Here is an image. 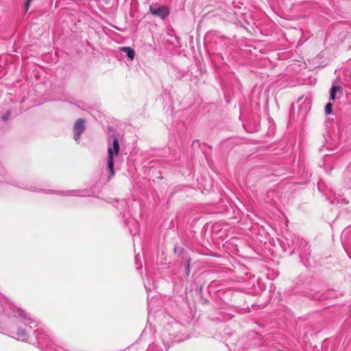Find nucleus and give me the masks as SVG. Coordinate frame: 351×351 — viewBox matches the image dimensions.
Listing matches in <instances>:
<instances>
[{"label": "nucleus", "mask_w": 351, "mask_h": 351, "mask_svg": "<svg viewBox=\"0 0 351 351\" xmlns=\"http://www.w3.org/2000/svg\"><path fill=\"white\" fill-rule=\"evenodd\" d=\"M18 312L19 313V316L23 319V324L24 325L29 326V328H33L38 326V322L32 319L24 311L19 309Z\"/></svg>", "instance_id": "nucleus-6"}, {"label": "nucleus", "mask_w": 351, "mask_h": 351, "mask_svg": "<svg viewBox=\"0 0 351 351\" xmlns=\"http://www.w3.org/2000/svg\"><path fill=\"white\" fill-rule=\"evenodd\" d=\"M38 344L42 348L46 349V351H63L60 347H57L53 350V343L51 342L49 335L46 333H39L36 335Z\"/></svg>", "instance_id": "nucleus-2"}, {"label": "nucleus", "mask_w": 351, "mask_h": 351, "mask_svg": "<svg viewBox=\"0 0 351 351\" xmlns=\"http://www.w3.org/2000/svg\"><path fill=\"white\" fill-rule=\"evenodd\" d=\"M287 245H288L289 250H291V254L293 253V252L297 248L298 245H299V250L302 251V246L306 247L307 245L306 241L303 239H300L298 237L295 235L290 236V238H286Z\"/></svg>", "instance_id": "nucleus-3"}, {"label": "nucleus", "mask_w": 351, "mask_h": 351, "mask_svg": "<svg viewBox=\"0 0 351 351\" xmlns=\"http://www.w3.org/2000/svg\"><path fill=\"white\" fill-rule=\"evenodd\" d=\"M340 89L339 86H332L330 92V100H335L336 92Z\"/></svg>", "instance_id": "nucleus-10"}, {"label": "nucleus", "mask_w": 351, "mask_h": 351, "mask_svg": "<svg viewBox=\"0 0 351 351\" xmlns=\"http://www.w3.org/2000/svg\"><path fill=\"white\" fill-rule=\"evenodd\" d=\"M16 335L18 337V339L21 341H27V333L21 328H19L16 332Z\"/></svg>", "instance_id": "nucleus-8"}, {"label": "nucleus", "mask_w": 351, "mask_h": 351, "mask_svg": "<svg viewBox=\"0 0 351 351\" xmlns=\"http://www.w3.org/2000/svg\"><path fill=\"white\" fill-rule=\"evenodd\" d=\"M121 51L124 53H126L128 58L130 60H132L134 59V56H135V52H134V49H132L131 47H123L121 48Z\"/></svg>", "instance_id": "nucleus-7"}, {"label": "nucleus", "mask_w": 351, "mask_h": 351, "mask_svg": "<svg viewBox=\"0 0 351 351\" xmlns=\"http://www.w3.org/2000/svg\"><path fill=\"white\" fill-rule=\"evenodd\" d=\"M149 11L152 15L158 16L162 19H165L169 14V10L168 8L165 6H157L152 5L149 7Z\"/></svg>", "instance_id": "nucleus-4"}, {"label": "nucleus", "mask_w": 351, "mask_h": 351, "mask_svg": "<svg viewBox=\"0 0 351 351\" xmlns=\"http://www.w3.org/2000/svg\"><path fill=\"white\" fill-rule=\"evenodd\" d=\"M85 130V121L83 119H77L73 127V131H74V140L76 142H79L80 139L81 134L84 132Z\"/></svg>", "instance_id": "nucleus-5"}, {"label": "nucleus", "mask_w": 351, "mask_h": 351, "mask_svg": "<svg viewBox=\"0 0 351 351\" xmlns=\"http://www.w3.org/2000/svg\"><path fill=\"white\" fill-rule=\"evenodd\" d=\"M120 147L118 139L114 138L112 145H109L108 148L107 166L110 170L109 178L114 176V156H117L119 153Z\"/></svg>", "instance_id": "nucleus-1"}, {"label": "nucleus", "mask_w": 351, "mask_h": 351, "mask_svg": "<svg viewBox=\"0 0 351 351\" xmlns=\"http://www.w3.org/2000/svg\"><path fill=\"white\" fill-rule=\"evenodd\" d=\"M185 271H186V275H189L190 273V259L189 258L187 259L186 265L185 267Z\"/></svg>", "instance_id": "nucleus-12"}, {"label": "nucleus", "mask_w": 351, "mask_h": 351, "mask_svg": "<svg viewBox=\"0 0 351 351\" xmlns=\"http://www.w3.org/2000/svg\"><path fill=\"white\" fill-rule=\"evenodd\" d=\"M332 105L331 103H328L326 104V107H325V113L326 114H330L332 113Z\"/></svg>", "instance_id": "nucleus-11"}, {"label": "nucleus", "mask_w": 351, "mask_h": 351, "mask_svg": "<svg viewBox=\"0 0 351 351\" xmlns=\"http://www.w3.org/2000/svg\"><path fill=\"white\" fill-rule=\"evenodd\" d=\"M32 0H26L25 3V9L26 10H28L29 8V3L30 2L32 1Z\"/></svg>", "instance_id": "nucleus-14"}, {"label": "nucleus", "mask_w": 351, "mask_h": 351, "mask_svg": "<svg viewBox=\"0 0 351 351\" xmlns=\"http://www.w3.org/2000/svg\"><path fill=\"white\" fill-rule=\"evenodd\" d=\"M128 229L131 233L133 232L135 233L138 230V223L136 220L132 219L130 221L128 222Z\"/></svg>", "instance_id": "nucleus-9"}, {"label": "nucleus", "mask_w": 351, "mask_h": 351, "mask_svg": "<svg viewBox=\"0 0 351 351\" xmlns=\"http://www.w3.org/2000/svg\"><path fill=\"white\" fill-rule=\"evenodd\" d=\"M10 116V112H7L5 114H3L1 117V119H2L3 121H6L8 120Z\"/></svg>", "instance_id": "nucleus-13"}, {"label": "nucleus", "mask_w": 351, "mask_h": 351, "mask_svg": "<svg viewBox=\"0 0 351 351\" xmlns=\"http://www.w3.org/2000/svg\"><path fill=\"white\" fill-rule=\"evenodd\" d=\"M34 333H37V332H38V330H34Z\"/></svg>", "instance_id": "nucleus-15"}]
</instances>
